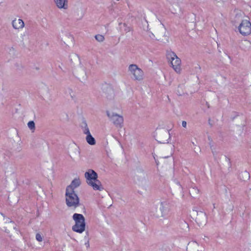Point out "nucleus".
Instances as JSON below:
<instances>
[{
  "label": "nucleus",
  "mask_w": 251,
  "mask_h": 251,
  "mask_svg": "<svg viewBox=\"0 0 251 251\" xmlns=\"http://www.w3.org/2000/svg\"><path fill=\"white\" fill-rule=\"evenodd\" d=\"M189 18L192 23H195L196 22V15L195 14L192 13L191 14Z\"/></svg>",
  "instance_id": "c9c22d12"
},
{
  "label": "nucleus",
  "mask_w": 251,
  "mask_h": 251,
  "mask_svg": "<svg viewBox=\"0 0 251 251\" xmlns=\"http://www.w3.org/2000/svg\"><path fill=\"white\" fill-rule=\"evenodd\" d=\"M182 126L184 127H186L187 126V123L185 121H183L182 123Z\"/></svg>",
  "instance_id": "79ce46f5"
},
{
  "label": "nucleus",
  "mask_w": 251,
  "mask_h": 251,
  "mask_svg": "<svg viewBox=\"0 0 251 251\" xmlns=\"http://www.w3.org/2000/svg\"><path fill=\"white\" fill-rule=\"evenodd\" d=\"M155 139L159 143H165L168 141L170 138L169 131L162 127L157 128L153 134Z\"/></svg>",
  "instance_id": "f8f14e48"
},
{
  "label": "nucleus",
  "mask_w": 251,
  "mask_h": 251,
  "mask_svg": "<svg viewBox=\"0 0 251 251\" xmlns=\"http://www.w3.org/2000/svg\"><path fill=\"white\" fill-rule=\"evenodd\" d=\"M66 202L69 207L75 208L79 205V198L75 191L71 189V188H66Z\"/></svg>",
  "instance_id": "9b49d317"
},
{
  "label": "nucleus",
  "mask_w": 251,
  "mask_h": 251,
  "mask_svg": "<svg viewBox=\"0 0 251 251\" xmlns=\"http://www.w3.org/2000/svg\"><path fill=\"white\" fill-rule=\"evenodd\" d=\"M190 215L199 226L206 225L207 222V216L204 212L193 209L190 212Z\"/></svg>",
  "instance_id": "9d476101"
},
{
  "label": "nucleus",
  "mask_w": 251,
  "mask_h": 251,
  "mask_svg": "<svg viewBox=\"0 0 251 251\" xmlns=\"http://www.w3.org/2000/svg\"><path fill=\"white\" fill-rule=\"evenodd\" d=\"M83 133L86 135L85 139L87 143L91 146L95 145L96 143V140L95 138L92 136L89 127L86 124L84 128Z\"/></svg>",
  "instance_id": "aec40b11"
},
{
  "label": "nucleus",
  "mask_w": 251,
  "mask_h": 251,
  "mask_svg": "<svg viewBox=\"0 0 251 251\" xmlns=\"http://www.w3.org/2000/svg\"><path fill=\"white\" fill-rule=\"evenodd\" d=\"M106 114L108 119L117 127H121L124 123V118L122 115L119 114L112 110H106Z\"/></svg>",
  "instance_id": "4468645a"
},
{
  "label": "nucleus",
  "mask_w": 251,
  "mask_h": 251,
  "mask_svg": "<svg viewBox=\"0 0 251 251\" xmlns=\"http://www.w3.org/2000/svg\"><path fill=\"white\" fill-rule=\"evenodd\" d=\"M145 18L146 23L144 25V29L147 31L151 38L164 43L170 41L168 32L155 13L147 12Z\"/></svg>",
  "instance_id": "f257e3e1"
},
{
  "label": "nucleus",
  "mask_w": 251,
  "mask_h": 251,
  "mask_svg": "<svg viewBox=\"0 0 251 251\" xmlns=\"http://www.w3.org/2000/svg\"><path fill=\"white\" fill-rule=\"evenodd\" d=\"M172 11L174 13H176L181 11V7L179 5H173L171 8Z\"/></svg>",
  "instance_id": "2f4dec72"
},
{
  "label": "nucleus",
  "mask_w": 251,
  "mask_h": 251,
  "mask_svg": "<svg viewBox=\"0 0 251 251\" xmlns=\"http://www.w3.org/2000/svg\"><path fill=\"white\" fill-rule=\"evenodd\" d=\"M170 209L169 204L166 201H159L155 206L153 216L156 218L162 219L168 214Z\"/></svg>",
  "instance_id": "39448f33"
},
{
  "label": "nucleus",
  "mask_w": 251,
  "mask_h": 251,
  "mask_svg": "<svg viewBox=\"0 0 251 251\" xmlns=\"http://www.w3.org/2000/svg\"><path fill=\"white\" fill-rule=\"evenodd\" d=\"M120 28L122 32L125 33L126 35H129L131 31L130 27L127 26L126 24H120Z\"/></svg>",
  "instance_id": "cd10ccee"
},
{
  "label": "nucleus",
  "mask_w": 251,
  "mask_h": 251,
  "mask_svg": "<svg viewBox=\"0 0 251 251\" xmlns=\"http://www.w3.org/2000/svg\"><path fill=\"white\" fill-rule=\"evenodd\" d=\"M80 184V181L79 178H75L73 180L71 184L68 186L67 188H71V189L74 191V189L79 186Z\"/></svg>",
  "instance_id": "c85d7f7f"
},
{
  "label": "nucleus",
  "mask_w": 251,
  "mask_h": 251,
  "mask_svg": "<svg viewBox=\"0 0 251 251\" xmlns=\"http://www.w3.org/2000/svg\"><path fill=\"white\" fill-rule=\"evenodd\" d=\"M69 60L72 66V68L77 65L82 64L79 56L76 53H71L69 56Z\"/></svg>",
  "instance_id": "5701e85b"
},
{
  "label": "nucleus",
  "mask_w": 251,
  "mask_h": 251,
  "mask_svg": "<svg viewBox=\"0 0 251 251\" xmlns=\"http://www.w3.org/2000/svg\"><path fill=\"white\" fill-rule=\"evenodd\" d=\"M189 90L188 84L186 82H181L177 86V91L179 95L186 93Z\"/></svg>",
  "instance_id": "a878e982"
},
{
  "label": "nucleus",
  "mask_w": 251,
  "mask_h": 251,
  "mask_svg": "<svg viewBox=\"0 0 251 251\" xmlns=\"http://www.w3.org/2000/svg\"><path fill=\"white\" fill-rule=\"evenodd\" d=\"M170 190L172 195L176 198H182L184 196L183 187L177 179H174L171 182Z\"/></svg>",
  "instance_id": "ddd939ff"
},
{
  "label": "nucleus",
  "mask_w": 251,
  "mask_h": 251,
  "mask_svg": "<svg viewBox=\"0 0 251 251\" xmlns=\"http://www.w3.org/2000/svg\"><path fill=\"white\" fill-rule=\"evenodd\" d=\"M96 40L99 42H102L104 40V37L101 34H97L95 36Z\"/></svg>",
  "instance_id": "72a5a7b5"
},
{
  "label": "nucleus",
  "mask_w": 251,
  "mask_h": 251,
  "mask_svg": "<svg viewBox=\"0 0 251 251\" xmlns=\"http://www.w3.org/2000/svg\"><path fill=\"white\" fill-rule=\"evenodd\" d=\"M36 239L39 242L43 241V236L40 233H37L36 235Z\"/></svg>",
  "instance_id": "ea45409f"
},
{
  "label": "nucleus",
  "mask_w": 251,
  "mask_h": 251,
  "mask_svg": "<svg viewBox=\"0 0 251 251\" xmlns=\"http://www.w3.org/2000/svg\"><path fill=\"white\" fill-rule=\"evenodd\" d=\"M242 178H243L244 179H248L250 176H249V173H248L247 172H244L243 174H242Z\"/></svg>",
  "instance_id": "58836bf2"
},
{
  "label": "nucleus",
  "mask_w": 251,
  "mask_h": 251,
  "mask_svg": "<svg viewBox=\"0 0 251 251\" xmlns=\"http://www.w3.org/2000/svg\"><path fill=\"white\" fill-rule=\"evenodd\" d=\"M127 72L132 79L136 81H141L144 78V72L136 64H130L128 67Z\"/></svg>",
  "instance_id": "6e6552de"
},
{
  "label": "nucleus",
  "mask_w": 251,
  "mask_h": 251,
  "mask_svg": "<svg viewBox=\"0 0 251 251\" xmlns=\"http://www.w3.org/2000/svg\"><path fill=\"white\" fill-rule=\"evenodd\" d=\"M108 144H109V145H118L119 143L117 139L113 136H110L107 137V139Z\"/></svg>",
  "instance_id": "c756f323"
},
{
  "label": "nucleus",
  "mask_w": 251,
  "mask_h": 251,
  "mask_svg": "<svg viewBox=\"0 0 251 251\" xmlns=\"http://www.w3.org/2000/svg\"><path fill=\"white\" fill-rule=\"evenodd\" d=\"M174 150V146L172 144L168 145L166 148H164L160 154V162H162V159L171 156Z\"/></svg>",
  "instance_id": "a211bd4d"
},
{
  "label": "nucleus",
  "mask_w": 251,
  "mask_h": 251,
  "mask_svg": "<svg viewBox=\"0 0 251 251\" xmlns=\"http://www.w3.org/2000/svg\"><path fill=\"white\" fill-rule=\"evenodd\" d=\"M73 219L75 223V225L73 227V230L79 233L84 231L85 223L84 216L81 214L75 213L73 215Z\"/></svg>",
  "instance_id": "2eb2a0df"
},
{
  "label": "nucleus",
  "mask_w": 251,
  "mask_h": 251,
  "mask_svg": "<svg viewBox=\"0 0 251 251\" xmlns=\"http://www.w3.org/2000/svg\"><path fill=\"white\" fill-rule=\"evenodd\" d=\"M6 232L9 234L10 238L16 239L21 236V232L19 230L16 228V224L9 220H7L4 225L2 227Z\"/></svg>",
  "instance_id": "1a4fd4ad"
},
{
  "label": "nucleus",
  "mask_w": 251,
  "mask_h": 251,
  "mask_svg": "<svg viewBox=\"0 0 251 251\" xmlns=\"http://www.w3.org/2000/svg\"><path fill=\"white\" fill-rule=\"evenodd\" d=\"M7 219H5L1 213H0V225L2 227L4 225L5 222H7Z\"/></svg>",
  "instance_id": "f704fd0d"
},
{
  "label": "nucleus",
  "mask_w": 251,
  "mask_h": 251,
  "mask_svg": "<svg viewBox=\"0 0 251 251\" xmlns=\"http://www.w3.org/2000/svg\"><path fill=\"white\" fill-rule=\"evenodd\" d=\"M200 191L197 188L192 187L190 190V194L193 198L198 197Z\"/></svg>",
  "instance_id": "7c9ffc66"
},
{
  "label": "nucleus",
  "mask_w": 251,
  "mask_h": 251,
  "mask_svg": "<svg viewBox=\"0 0 251 251\" xmlns=\"http://www.w3.org/2000/svg\"><path fill=\"white\" fill-rule=\"evenodd\" d=\"M134 182L141 194L144 193L149 189L150 181L147 174L143 170H137L134 176Z\"/></svg>",
  "instance_id": "f03ea898"
},
{
  "label": "nucleus",
  "mask_w": 251,
  "mask_h": 251,
  "mask_svg": "<svg viewBox=\"0 0 251 251\" xmlns=\"http://www.w3.org/2000/svg\"><path fill=\"white\" fill-rule=\"evenodd\" d=\"M191 142L193 145V146L198 145V140L196 138H193L191 139Z\"/></svg>",
  "instance_id": "a19ab883"
},
{
  "label": "nucleus",
  "mask_w": 251,
  "mask_h": 251,
  "mask_svg": "<svg viewBox=\"0 0 251 251\" xmlns=\"http://www.w3.org/2000/svg\"><path fill=\"white\" fill-rule=\"evenodd\" d=\"M61 40L67 46L71 47L75 45L74 37L70 33H63L61 36Z\"/></svg>",
  "instance_id": "6ab92c4d"
},
{
  "label": "nucleus",
  "mask_w": 251,
  "mask_h": 251,
  "mask_svg": "<svg viewBox=\"0 0 251 251\" xmlns=\"http://www.w3.org/2000/svg\"><path fill=\"white\" fill-rule=\"evenodd\" d=\"M186 250V251H204V248L197 241L192 240L187 244Z\"/></svg>",
  "instance_id": "f3484780"
},
{
  "label": "nucleus",
  "mask_w": 251,
  "mask_h": 251,
  "mask_svg": "<svg viewBox=\"0 0 251 251\" xmlns=\"http://www.w3.org/2000/svg\"><path fill=\"white\" fill-rule=\"evenodd\" d=\"M12 25L15 29L21 30L24 28L25 24L23 20L15 18L12 21Z\"/></svg>",
  "instance_id": "b1692460"
},
{
  "label": "nucleus",
  "mask_w": 251,
  "mask_h": 251,
  "mask_svg": "<svg viewBox=\"0 0 251 251\" xmlns=\"http://www.w3.org/2000/svg\"><path fill=\"white\" fill-rule=\"evenodd\" d=\"M67 153L69 158L74 162L78 161L81 158L80 148L75 143L73 142L69 145Z\"/></svg>",
  "instance_id": "423d86ee"
},
{
  "label": "nucleus",
  "mask_w": 251,
  "mask_h": 251,
  "mask_svg": "<svg viewBox=\"0 0 251 251\" xmlns=\"http://www.w3.org/2000/svg\"><path fill=\"white\" fill-rule=\"evenodd\" d=\"M28 127L31 130L35 129V123L33 121H30L27 124Z\"/></svg>",
  "instance_id": "e433bc0d"
},
{
  "label": "nucleus",
  "mask_w": 251,
  "mask_h": 251,
  "mask_svg": "<svg viewBox=\"0 0 251 251\" xmlns=\"http://www.w3.org/2000/svg\"><path fill=\"white\" fill-rule=\"evenodd\" d=\"M73 75L80 82L85 83L88 79V74L85 67L82 64L73 67L72 69Z\"/></svg>",
  "instance_id": "0eeeda50"
},
{
  "label": "nucleus",
  "mask_w": 251,
  "mask_h": 251,
  "mask_svg": "<svg viewBox=\"0 0 251 251\" xmlns=\"http://www.w3.org/2000/svg\"><path fill=\"white\" fill-rule=\"evenodd\" d=\"M107 100L109 105V109L107 110H112L116 112L121 109L120 105L116 102V97L114 94L109 95L107 97Z\"/></svg>",
  "instance_id": "dca6fc26"
},
{
  "label": "nucleus",
  "mask_w": 251,
  "mask_h": 251,
  "mask_svg": "<svg viewBox=\"0 0 251 251\" xmlns=\"http://www.w3.org/2000/svg\"><path fill=\"white\" fill-rule=\"evenodd\" d=\"M56 7L62 11H66L69 8L68 0H53Z\"/></svg>",
  "instance_id": "412c9836"
},
{
  "label": "nucleus",
  "mask_w": 251,
  "mask_h": 251,
  "mask_svg": "<svg viewBox=\"0 0 251 251\" xmlns=\"http://www.w3.org/2000/svg\"><path fill=\"white\" fill-rule=\"evenodd\" d=\"M218 162L220 164L227 166L230 164V160L228 157L225 154H221L218 157Z\"/></svg>",
  "instance_id": "bb28decb"
},
{
  "label": "nucleus",
  "mask_w": 251,
  "mask_h": 251,
  "mask_svg": "<svg viewBox=\"0 0 251 251\" xmlns=\"http://www.w3.org/2000/svg\"><path fill=\"white\" fill-rule=\"evenodd\" d=\"M82 246L83 248L88 249L89 247V242L88 238H86L85 242L83 243Z\"/></svg>",
  "instance_id": "4c0bfd02"
},
{
  "label": "nucleus",
  "mask_w": 251,
  "mask_h": 251,
  "mask_svg": "<svg viewBox=\"0 0 251 251\" xmlns=\"http://www.w3.org/2000/svg\"><path fill=\"white\" fill-rule=\"evenodd\" d=\"M86 183L98 178L97 174L93 170L89 169L84 174Z\"/></svg>",
  "instance_id": "393cba45"
},
{
  "label": "nucleus",
  "mask_w": 251,
  "mask_h": 251,
  "mask_svg": "<svg viewBox=\"0 0 251 251\" xmlns=\"http://www.w3.org/2000/svg\"><path fill=\"white\" fill-rule=\"evenodd\" d=\"M243 13L239 12L236 14L235 18L237 20H242L238 29L240 33L243 36H248L251 34V23L248 19L243 20Z\"/></svg>",
  "instance_id": "20e7f679"
},
{
  "label": "nucleus",
  "mask_w": 251,
  "mask_h": 251,
  "mask_svg": "<svg viewBox=\"0 0 251 251\" xmlns=\"http://www.w3.org/2000/svg\"><path fill=\"white\" fill-rule=\"evenodd\" d=\"M156 165H157V166H158V165H159V161H156Z\"/></svg>",
  "instance_id": "c03bdc74"
},
{
  "label": "nucleus",
  "mask_w": 251,
  "mask_h": 251,
  "mask_svg": "<svg viewBox=\"0 0 251 251\" xmlns=\"http://www.w3.org/2000/svg\"><path fill=\"white\" fill-rule=\"evenodd\" d=\"M245 43L247 45H251V42L250 41H247V40L245 41Z\"/></svg>",
  "instance_id": "37998d69"
},
{
  "label": "nucleus",
  "mask_w": 251,
  "mask_h": 251,
  "mask_svg": "<svg viewBox=\"0 0 251 251\" xmlns=\"http://www.w3.org/2000/svg\"><path fill=\"white\" fill-rule=\"evenodd\" d=\"M193 151L198 155L201 153V149L199 144L193 146Z\"/></svg>",
  "instance_id": "473e14b6"
},
{
  "label": "nucleus",
  "mask_w": 251,
  "mask_h": 251,
  "mask_svg": "<svg viewBox=\"0 0 251 251\" xmlns=\"http://www.w3.org/2000/svg\"><path fill=\"white\" fill-rule=\"evenodd\" d=\"M87 183L89 186L91 187L94 191H101L103 190L101 183L98 178L88 182Z\"/></svg>",
  "instance_id": "4be33fe9"
},
{
  "label": "nucleus",
  "mask_w": 251,
  "mask_h": 251,
  "mask_svg": "<svg viewBox=\"0 0 251 251\" xmlns=\"http://www.w3.org/2000/svg\"><path fill=\"white\" fill-rule=\"evenodd\" d=\"M166 57L168 62L173 70L177 74H180L181 72V60L176 53L172 51H167Z\"/></svg>",
  "instance_id": "7ed1b4c3"
}]
</instances>
